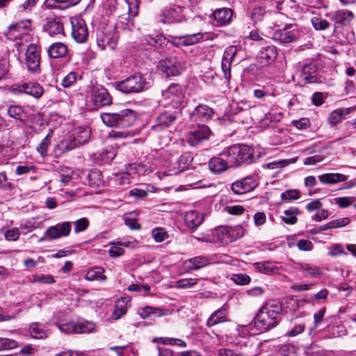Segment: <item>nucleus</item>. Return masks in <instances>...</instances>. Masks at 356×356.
Segmentation results:
<instances>
[{
    "instance_id": "1",
    "label": "nucleus",
    "mask_w": 356,
    "mask_h": 356,
    "mask_svg": "<svg viewBox=\"0 0 356 356\" xmlns=\"http://www.w3.org/2000/svg\"><path fill=\"white\" fill-rule=\"evenodd\" d=\"M282 312L279 302L269 301L262 306L253 319L255 327L261 331L269 330L279 323Z\"/></svg>"
},
{
    "instance_id": "2",
    "label": "nucleus",
    "mask_w": 356,
    "mask_h": 356,
    "mask_svg": "<svg viewBox=\"0 0 356 356\" xmlns=\"http://www.w3.org/2000/svg\"><path fill=\"white\" fill-rule=\"evenodd\" d=\"M101 119L108 127L126 129L135 123L136 113L133 110L124 109L118 113H102Z\"/></svg>"
},
{
    "instance_id": "3",
    "label": "nucleus",
    "mask_w": 356,
    "mask_h": 356,
    "mask_svg": "<svg viewBox=\"0 0 356 356\" xmlns=\"http://www.w3.org/2000/svg\"><path fill=\"white\" fill-rule=\"evenodd\" d=\"M116 88L124 93H138L148 88V83L140 73H136L117 82Z\"/></svg>"
},
{
    "instance_id": "4",
    "label": "nucleus",
    "mask_w": 356,
    "mask_h": 356,
    "mask_svg": "<svg viewBox=\"0 0 356 356\" xmlns=\"http://www.w3.org/2000/svg\"><path fill=\"white\" fill-rule=\"evenodd\" d=\"M162 96L166 104L171 105L177 110L183 106L185 96L181 86L179 84L172 83L167 89L162 92Z\"/></svg>"
},
{
    "instance_id": "5",
    "label": "nucleus",
    "mask_w": 356,
    "mask_h": 356,
    "mask_svg": "<svg viewBox=\"0 0 356 356\" xmlns=\"http://www.w3.org/2000/svg\"><path fill=\"white\" fill-rule=\"evenodd\" d=\"M118 35L112 26L100 28L97 33V44L102 49L107 48L113 50L117 45Z\"/></svg>"
},
{
    "instance_id": "6",
    "label": "nucleus",
    "mask_w": 356,
    "mask_h": 356,
    "mask_svg": "<svg viewBox=\"0 0 356 356\" xmlns=\"http://www.w3.org/2000/svg\"><path fill=\"white\" fill-rule=\"evenodd\" d=\"M40 48L35 44H29L26 50L24 62L27 70L31 73L40 72Z\"/></svg>"
},
{
    "instance_id": "7",
    "label": "nucleus",
    "mask_w": 356,
    "mask_h": 356,
    "mask_svg": "<svg viewBox=\"0 0 356 356\" xmlns=\"http://www.w3.org/2000/svg\"><path fill=\"white\" fill-rule=\"evenodd\" d=\"M181 118V111H166L161 113L155 121L153 129L159 131L160 129L174 126Z\"/></svg>"
},
{
    "instance_id": "8",
    "label": "nucleus",
    "mask_w": 356,
    "mask_h": 356,
    "mask_svg": "<svg viewBox=\"0 0 356 356\" xmlns=\"http://www.w3.org/2000/svg\"><path fill=\"white\" fill-rule=\"evenodd\" d=\"M72 229L71 222L69 221L58 223L47 229L44 237L40 239L42 241L44 238L49 240H55L70 235Z\"/></svg>"
},
{
    "instance_id": "9",
    "label": "nucleus",
    "mask_w": 356,
    "mask_h": 356,
    "mask_svg": "<svg viewBox=\"0 0 356 356\" xmlns=\"http://www.w3.org/2000/svg\"><path fill=\"white\" fill-rule=\"evenodd\" d=\"M91 101L98 107L108 106L112 103V98L107 89L101 85H92L90 90Z\"/></svg>"
},
{
    "instance_id": "10",
    "label": "nucleus",
    "mask_w": 356,
    "mask_h": 356,
    "mask_svg": "<svg viewBox=\"0 0 356 356\" xmlns=\"http://www.w3.org/2000/svg\"><path fill=\"white\" fill-rule=\"evenodd\" d=\"M210 135L211 130L207 125L198 124L197 127H194L188 133L186 140L191 146L193 147L202 141L209 139Z\"/></svg>"
},
{
    "instance_id": "11",
    "label": "nucleus",
    "mask_w": 356,
    "mask_h": 356,
    "mask_svg": "<svg viewBox=\"0 0 356 356\" xmlns=\"http://www.w3.org/2000/svg\"><path fill=\"white\" fill-rule=\"evenodd\" d=\"M300 79L305 84L321 82L318 76V67L313 61L309 60L304 61Z\"/></svg>"
},
{
    "instance_id": "12",
    "label": "nucleus",
    "mask_w": 356,
    "mask_h": 356,
    "mask_svg": "<svg viewBox=\"0 0 356 356\" xmlns=\"http://www.w3.org/2000/svg\"><path fill=\"white\" fill-rule=\"evenodd\" d=\"M31 28V22L24 20L11 24L8 27L5 32V35L10 40L21 39L22 35L26 33Z\"/></svg>"
},
{
    "instance_id": "13",
    "label": "nucleus",
    "mask_w": 356,
    "mask_h": 356,
    "mask_svg": "<svg viewBox=\"0 0 356 356\" xmlns=\"http://www.w3.org/2000/svg\"><path fill=\"white\" fill-rule=\"evenodd\" d=\"M13 91L15 94L25 93L35 98H40L43 92L42 87L38 83L29 82L24 83L19 86H13Z\"/></svg>"
},
{
    "instance_id": "14",
    "label": "nucleus",
    "mask_w": 356,
    "mask_h": 356,
    "mask_svg": "<svg viewBox=\"0 0 356 356\" xmlns=\"http://www.w3.org/2000/svg\"><path fill=\"white\" fill-rule=\"evenodd\" d=\"M137 313L143 319H147L170 315L172 310L166 308L146 306L139 308Z\"/></svg>"
},
{
    "instance_id": "15",
    "label": "nucleus",
    "mask_w": 356,
    "mask_h": 356,
    "mask_svg": "<svg viewBox=\"0 0 356 356\" xmlns=\"http://www.w3.org/2000/svg\"><path fill=\"white\" fill-rule=\"evenodd\" d=\"M72 35L79 43L84 42L88 35V29L83 19H74L71 20Z\"/></svg>"
},
{
    "instance_id": "16",
    "label": "nucleus",
    "mask_w": 356,
    "mask_h": 356,
    "mask_svg": "<svg viewBox=\"0 0 356 356\" xmlns=\"http://www.w3.org/2000/svg\"><path fill=\"white\" fill-rule=\"evenodd\" d=\"M298 37L299 31L296 29L285 28L275 31L272 38L280 43L286 44L295 41Z\"/></svg>"
},
{
    "instance_id": "17",
    "label": "nucleus",
    "mask_w": 356,
    "mask_h": 356,
    "mask_svg": "<svg viewBox=\"0 0 356 356\" xmlns=\"http://www.w3.org/2000/svg\"><path fill=\"white\" fill-rule=\"evenodd\" d=\"M257 186V183L252 177H247L236 181L232 184L231 188L235 194L241 195L251 191Z\"/></svg>"
},
{
    "instance_id": "18",
    "label": "nucleus",
    "mask_w": 356,
    "mask_h": 356,
    "mask_svg": "<svg viewBox=\"0 0 356 356\" xmlns=\"http://www.w3.org/2000/svg\"><path fill=\"white\" fill-rule=\"evenodd\" d=\"M236 52L237 49L235 46H229L224 51L221 67L224 76L227 80H229L231 77V65Z\"/></svg>"
},
{
    "instance_id": "19",
    "label": "nucleus",
    "mask_w": 356,
    "mask_h": 356,
    "mask_svg": "<svg viewBox=\"0 0 356 356\" xmlns=\"http://www.w3.org/2000/svg\"><path fill=\"white\" fill-rule=\"evenodd\" d=\"M241 145H234L225 148L219 154L224 156L230 167H237L239 165Z\"/></svg>"
},
{
    "instance_id": "20",
    "label": "nucleus",
    "mask_w": 356,
    "mask_h": 356,
    "mask_svg": "<svg viewBox=\"0 0 356 356\" xmlns=\"http://www.w3.org/2000/svg\"><path fill=\"white\" fill-rule=\"evenodd\" d=\"M161 70L166 76H177L182 70L180 62L176 58L165 59L161 64Z\"/></svg>"
},
{
    "instance_id": "21",
    "label": "nucleus",
    "mask_w": 356,
    "mask_h": 356,
    "mask_svg": "<svg viewBox=\"0 0 356 356\" xmlns=\"http://www.w3.org/2000/svg\"><path fill=\"white\" fill-rule=\"evenodd\" d=\"M213 111L211 108L204 104H200L191 113V119L193 122H207L213 115Z\"/></svg>"
},
{
    "instance_id": "22",
    "label": "nucleus",
    "mask_w": 356,
    "mask_h": 356,
    "mask_svg": "<svg viewBox=\"0 0 356 356\" xmlns=\"http://www.w3.org/2000/svg\"><path fill=\"white\" fill-rule=\"evenodd\" d=\"M204 215L197 211L191 210L186 213L184 222L191 232H194L203 222Z\"/></svg>"
},
{
    "instance_id": "23",
    "label": "nucleus",
    "mask_w": 356,
    "mask_h": 356,
    "mask_svg": "<svg viewBox=\"0 0 356 356\" xmlns=\"http://www.w3.org/2000/svg\"><path fill=\"white\" fill-rule=\"evenodd\" d=\"M210 264V260L206 257H194L184 262V268L187 272L197 270Z\"/></svg>"
},
{
    "instance_id": "24",
    "label": "nucleus",
    "mask_w": 356,
    "mask_h": 356,
    "mask_svg": "<svg viewBox=\"0 0 356 356\" xmlns=\"http://www.w3.org/2000/svg\"><path fill=\"white\" fill-rule=\"evenodd\" d=\"M330 16L335 24L342 26L349 24L355 17L353 13L347 10H339L331 13Z\"/></svg>"
},
{
    "instance_id": "25",
    "label": "nucleus",
    "mask_w": 356,
    "mask_h": 356,
    "mask_svg": "<svg viewBox=\"0 0 356 356\" xmlns=\"http://www.w3.org/2000/svg\"><path fill=\"white\" fill-rule=\"evenodd\" d=\"M182 13L183 11L181 7L175 6L170 8L164 10L161 20L165 24L180 22L183 17Z\"/></svg>"
},
{
    "instance_id": "26",
    "label": "nucleus",
    "mask_w": 356,
    "mask_h": 356,
    "mask_svg": "<svg viewBox=\"0 0 356 356\" xmlns=\"http://www.w3.org/2000/svg\"><path fill=\"white\" fill-rule=\"evenodd\" d=\"M227 321V309L224 307H222L210 315L207 321V326L211 327L219 323H225Z\"/></svg>"
},
{
    "instance_id": "27",
    "label": "nucleus",
    "mask_w": 356,
    "mask_h": 356,
    "mask_svg": "<svg viewBox=\"0 0 356 356\" xmlns=\"http://www.w3.org/2000/svg\"><path fill=\"white\" fill-rule=\"evenodd\" d=\"M224 156H215L209 162V169L215 174H220L231 168Z\"/></svg>"
},
{
    "instance_id": "28",
    "label": "nucleus",
    "mask_w": 356,
    "mask_h": 356,
    "mask_svg": "<svg viewBox=\"0 0 356 356\" xmlns=\"http://www.w3.org/2000/svg\"><path fill=\"white\" fill-rule=\"evenodd\" d=\"M223 235L220 239L223 243H229L240 238L243 236V230L241 227H223L220 229Z\"/></svg>"
},
{
    "instance_id": "29",
    "label": "nucleus",
    "mask_w": 356,
    "mask_h": 356,
    "mask_svg": "<svg viewBox=\"0 0 356 356\" xmlns=\"http://www.w3.org/2000/svg\"><path fill=\"white\" fill-rule=\"evenodd\" d=\"M277 57V50L273 46H267L262 47L259 53L260 63L264 65H267L273 62Z\"/></svg>"
},
{
    "instance_id": "30",
    "label": "nucleus",
    "mask_w": 356,
    "mask_h": 356,
    "mask_svg": "<svg viewBox=\"0 0 356 356\" xmlns=\"http://www.w3.org/2000/svg\"><path fill=\"white\" fill-rule=\"evenodd\" d=\"M259 154L254 156V150L252 148L247 145H241L239 165L243 163H252L259 159Z\"/></svg>"
},
{
    "instance_id": "31",
    "label": "nucleus",
    "mask_w": 356,
    "mask_h": 356,
    "mask_svg": "<svg viewBox=\"0 0 356 356\" xmlns=\"http://www.w3.org/2000/svg\"><path fill=\"white\" fill-rule=\"evenodd\" d=\"M68 49L63 42H54L51 44L48 49L47 54L51 58H61L66 56Z\"/></svg>"
},
{
    "instance_id": "32",
    "label": "nucleus",
    "mask_w": 356,
    "mask_h": 356,
    "mask_svg": "<svg viewBox=\"0 0 356 356\" xmlns=\"http://www.w3.org/2000/svg\"><path fill=\"white\" fill-rule=\"evenodd\" d=\"M7 114L9 117L19 121L22 124H26L28 120L26 112L24 108L19 105H11L7 109Z\"/></svg>"
},
{
    "instance_id": "33",
    "label": "nucleus",
    "mask_w": 356,
    "mask_h": 356,
    "mask_svg": "<svg viewBox=\"0 0 356 356\" xmlns=\"http://www.w3.org/2000/svg\"><path fill=\"white\" fill-rule=\"evenodd\" d=\"M318 179L324 184H335L346 181L348 177L341 173H325L320 175Z\"/></svg>"
},
{
    "instance_id": "34",
    "label": "nucleus",
    "mask_w": 356,
    "mask_h": 356,
    "mask_svg": "<svg viewBox=\"0 0 356 356\" xmlns=\"http://www.w3.org/2000/svg\"><path fill=\"white\" fill-rule=\"evenodd\" d=\"M44 30L51 36L63 34V24L58 19H49L44 24Z\"/></svg>"
},
{
    "instance_id": "35",
    "label": "nucleus",
    "mask_w": 356,
    "mask_h": 356,
    "mask_svg": "<svg viewBox=\"0 0 356 356\" xmlns=\"http://www.w3.org/2000/svg\"><path fill=\"white\" fill-rule=\"evenodd\" d=\"M128 301L125 298H120L115 300L114 310L111 316L113 320H118L127 313Z\"/></svg>"
},
{
    "instance_id": "36",
    "label": "nucleus",
    "mask_w": 356,
    "mask_h": 356,
    "mask_svg": "<svg viewBox=\"0 0 356 356\" xmlns=\"http://www.w3.org/2000/svg\"><path fill=\"white\" fill-rule=\"evenodd\" d=\"M213 15L219 24L223 25L231 21L232 10L227 8H219L213 13Z\"/></svg>"
},
{
    "instance_id": "37",
    "label": "nucleus",
    "mask_w": 356,
    "mask_h": 356,
    "mask_svg": "<svg viewBox=\"0 0 356 356\" xmlns=\"http://www.w3.org/2000/svg\"><path fill=\"white\" fill-rule=\"evenodd\" d=\"M78 147L80 146L78 145L74 137H72L61 140L55 147V152L56 154H58V150H59L60 153L62 154L71 151Z\"/></svg>"
},
{
    "instance_id": "38",
    "label": "nucleus",
    "mask_w": 356,
    "mask_h": 356,
    "mask_svg": "<svg viewBox=\"0 0 356 356\" xmlns=\"http://www.w3.org/2000/svg\"><path fill=\"white\" fill-rule=\"evenodd\" d=\"M81 0H45V5L49 8H66L77 5Z\"/></svg>"
},
{
    "instance_id": "39",
    "label": "nucleus",
    "mask_w": 356,
    "mask_h": 356,
    "mask_svg": "<svg viewBox=\"0 0 356 356\" xmlns=\"http://www.w3.org/2000/svg\"><path fill=\"white\" fill-rule=\"evenodd\" d=\"M90 130L88 127H78L73 136L79 146L88 142L90 137Z\"/></svg>"
},
{
    "instance_id": "40",
    "label": "nucleus",
    "mask_w": 356,
    "mask_h": 356,
    "mask_svg": "<svg viewBox=\"0 0 356 356\" xmlns=\"http://www.w3.org/2000/svg\"><path fill=\"white\" fill-rule=\"evenodd\" d=\"M104 270L102 267H94L90 269L86 274L85 278L88 281L106 280V277L104 275Z\"/></svg>"
},
{
    "instance_id": "41",
    "label": "nucleus",
    "mask_w": 356,
    "mask_h": 356,
    "mask_svg": "<svg viewBox=\"0 0 356 356\" xmlns=\"http://www.w3.org/2000/svg\"><path fill=\"white\" fill-rule=\"evenodd\" d=\"M254 266L260 273L271 275L277 272L278 268L270 261L257 262Z\"/></svg>"
},
{
    "instance_id": "42",
    "label": "nucleus",
    "mask_w": 356,
    "mask_h": 356,
    "mask_svg": "<svg viewBox=\"0 0 356 356\" xmlns=\"http://www.w3.org/2000/svg\"><path fill=\"white\" fill-rule=\"evenodd\" d=\"M300 270L306 277H317L321 274L320 269L308 264H300Z\"/></svg>"
},
{
    "instance_id": "43",
    "label": "nucleus",
    "mask_w": 356,
    "mask_h": 356,
    "mask_svg": "<svg viewBox=\"0 0 356 356\" xmlns=\"http://www.w3.org/2000/svg\"><path fill=\"white\" fill-rule=\"evenodd\" d=\"M298 213L297 208H290L289 209L284 211V216H282V220L286 224L294 225L297 222L298 218L296 215Z\"/></svg>"
},
{
    "instance_id": "44",
    "label": "nucleus",
    "mask_w": 356,
    "mask_h": 356,
    "mask_svg": "<svg viewBox=\"0 0 356 356\" xmlns=\"http://www.w3.org/2000/svg\"><path fill=\"white\" fill-rule=\"evenodd\" d=\"M95 329V324L90 321H81L76 323V334L89 333Z\"/></svg>"
},
{
    "instance_id": "45",
    "label": "nucleus",
    "mask_w": 356,
    "mask_h": 356,
    "mask_svg": "<svg viewBox=\"0 0 356 356\" xmlns=\"http://www.w3.org/2000/svg\"><path fill=\"white\" fill-rule=\"evenodd\" d=\"M266 14V9L261 5H257L252 10L250 17L254 22L257 23L261 22Z\"/></svg>"
},
{
    "instance_id": "46",
    "label": "nucleus",
    "mask_w": 356,
    "mask_h": 356,
    "mask_svg": "<svg viewBox=\"0 0 356 356\" xmlns=\"http://www.w3.org/2000/svg\"><path fill=\"white\" fill-rule=\"evenodd\" d=\"M29 332L35 339H42L46 336V331L42 325L38 323H33L30 325Z\"/></svg>"
},
{
    "instance_id": "47",
    "label": "nucleus",
    "mask_w": 356,
    "mask_h": 356,
    "mask_svg": "<svg viewBox=\"0 0 356 356\" xmlns=\"http://www.w3.org/2000/svg\"><path fill=\"white\" fill-rule=\"evenodd\" d=\"M52 131L46 136V137L42 140L39 146L37 147V151L42 156H47V149L51 143V138Z\"/></svg>"
},
{
    "instance_id": "48",
    "label": "nucleus",
    "mask_w": 356,
    "mask_h": 356,
    "mask_svg": "<svg viewBox=\"0 0 356 356\" xmlns=\"http://www.w3.org/2000/svg\"><path fill=\"white\" fill-rule=\"evenodd\" d=\"M154 341L157 343H161L162 344L175 345L181 347H185L186 346V342L179 339L161 337L154 339Z\"/></svg>"
},
{
    "instance_id": "49",
    "label": "nucleus",
    "mask_w": 356,
    "mask_h": 356,
    "mask_svg": "<svg viewBox=\"0 0 356 356\" xmlns=\"http://www.w3.org/2000/svg\"><path fill=\"white\" fill-rule=\"evenodd\" d=\"M152 234L154 239L158 243L163 242L168 238V232L165 229L161 227L154 229L152 232Z\"/></svg>"
},
{
    "instance_id": "50",
    "label": "nucleus",
    "mask_w": 356,
    "mask_h": 356,
    "mask_svg": "<svg viewBox=\"0 0 356 356\" xmlns=\"http://www.w3.org/2000/svg\"><path fill=\"white\" fill-rule=\"evenodd\" d=\"M89 226V220L86 218H81L74 222V231L79 233L86 231Z\"/></svg>"
},
{
    "instance_id": "51",
    "label": "nucleus",
    "mask_w": 356,
    "mask_h": 356,
    "mask_svg": "<svg viewBox=\"0 0 356 356\" xmlns=\"http://www.w3.org/2000/svg\"><path fill=\"white\" fill-rule=\"evenodd\" d=\"M128 7L129 16L134 17L138 14L139 1L138 0H124Z\"/></svg>"
},
{
    "instance_id": "52",
    "label": "nucleus",
    "mask_w": 356,
    "mask_h": 356,
    "mask_svg": "<svg viewBox=\"0 0 356 356\" xmlns=\"http://www.w3.org/2000/svg\"><path fill=\"white\" fill-rule=\"evenodd\" d=\"M312 23L316 30L323 31L327 29L330 24L324 19L314 17L312 19Z\"/></svg>"
},
{
    "instance_id": "53",
    "label": "nucleus",
    "mask_w": 356,
    "mask_h": 356,
    "mask_svg": "<svg viewBox=\"0 0 356 356\" xmlns=\"http://www.w3.org/2000/svg\"><path fill=\"white\" fill-rule=\"evenodd\" d=\"M203 38L202 33L189 34L184 35V46L193 45L198 42Z\"/></svg>"
},
{
    "instance_id": "54",
    "label": "nucleus",
    "mask_w": 356,
    "mask_h": 356,
    "mask_svg": "<svg viewBox=\"0 0 356 356\" xmlns=\"http://www.w3.org/2000/svg\"><path fill=\"white\" fill-rule=\"evenodd\" d=\"M17 346L16 341L8 338H0V350L14 349Z\"/></svg>"
},
{
    "instance_id": "55",
    "label": "nucleus",
    "mask_w": 356,
    "mask_h": 356,
    "mask_svg": "<svg viewBox=\"0 0 356 356\" xmlns=\"http://www.w3.org/2000/svg\"><path fill=\"white\" fill-rule=\"evenodd\" d=\"M197 279L196 278H185L178 280L176 283L177 288L178 289H188L197 284Z\"/></svg>"
},
{
    "instance_id": "56",
    "label": "nucleus",
    "mask_w": 356,
    "mask_h": 356,
    "mask_svg": "<svg viewBox=\"0 0 356 356\" xmlns=\"http://www.w3.org/2000/svg\"><path fill=\"white\" fill-rule=\"evenodd\" d=\"M261 3L259 5L263 6L266 9L275 8L280 10L281 5L283 3L282 0H258Z\"/></svg>"
},
{
    "instance_id": "57",
    "label": "nucleus",
    "mask_w": 356,
    "mask_h": 356,
    "mask_svg": "<svg viewBox=\"0 0 356 356\" xmlns=\"http://www.w3.org/2000/svg\"><path fill=\"white\" fill-rule=\"evenodd\" d=\"M343 118L344 116L343 115V113H341L340 109H338L332 111L330 114L328 118V122L331 125L334 126L340 122Z\"/></svg>"
},
{
    "instance_id": "58",
    "label": "nucleus",
    "mask_w": 356,
    "mask_h": 356,
    "mask_svg": "<svg viewBox=\"0 0 356 356\" xmlns=\"http://www.w3.org/2000/svg\"><path fill=\"white\" fill-rule=\"evenodd\" d=\"M115 184L119 187H126L129 184L128 173H121L115 175Z\"/></svg>"
},
{
    "instance_id": "59",
    "label": "nucleus",
    "mask_w": 356,
    "mask_h": 356,
    "mask_svg": "<svg viewBox=\"0 0 356 356\" xmlns=\"http://www.w3.org/2000/svg\"><path fill=\"white\" fill-rule=\"evenodd\" d=\"M300 197V192L298 190H287L281 194L282 200L292 201Z\"/></svg>"
},
{
    "instance_id": "60",
    "label": "nucleus",
    "mask_w": 356,
    "mask_h": 356,
    "mask_svg": "<svg viewBox=\"0 0 356 356\" xmlns=\"http://www.w3.org/2000/svg\"><path fill=\"white\" fill-rule=\"evenodd\" d=\"M58 327L62 332L65 334L76 333V323H60L58 325Z\"/></svg>"
},
{
    "instance_id": "61",
    "label": "nucleus",
    "mask_w": 356,
    "mask_h": 356,
    "mask_svg": "<svg viewBox=\"0 0 356 356\" xmlns=\"http://www.w3.org/2000/svg\"><path fill=\"white\" fill-rule=\"evenodd\" d=\"M232 279L238 285H245L250 282V277L246 274H234Z\"/></svg>"
},
{
    "instance_id": "62",
    "label": "nucleus",
    "mask_w": 356,
    "mask_h": 356,
    "mask_svg": "<svg viewBox=\"0 0 356 356\" xmlns=\"http://www.w3.org/2000/svg\"><path fill=\"white\" fill-rule=\"evenodd\" d=\"M19 236L18 228L8 229L4 232V237L7 241H17Z\"/></svg>"
},
{
    "instance_id": "63",
    "label": "nucleus",
    "mask_w": 356,
    "mask_h": 356,
    "mask_svg": "<svg viewBox=\"0 0 356 356\" xmlns=\"http://www.w3.org/2000/svg\"><path fill=\"white\" fill-rule=\"evenodd\" d=\"M335 203L341 208H346L350 206L353 202L352 197H341L334 199Z\"/></svg>"
},
{
    "instance_id": "64",
    "label": "nucleus",
    "mask_w": 356,
    "mask_h": 356,
    "mask_svg": "<svg viewBox=\"0 0 356 356\" xmlns=\"http://www.w3.org/2000/svg\"><path fill=\"white\" fill-rule=\"evenodd\" d=\"M218 356H243L241 353L229 348H220L218 351Z\"/></svg>"
}]
</instances>
